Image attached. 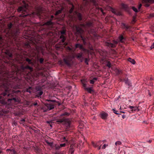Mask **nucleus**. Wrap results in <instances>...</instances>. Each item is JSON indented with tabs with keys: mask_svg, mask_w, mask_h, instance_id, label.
Instances as JSON below:
<instances>
[{
	"mask_svg": "<svg viewBox=\"0 0 154 154\" xmlns=\"http://www.w3.org/2000/svg\"><path fill=\"white\" fill-rule=\"evenodd\" d=\"M6 73V77L0 76V94L8 99L9 103H19L20 100L16 95L15 92L11 90V88H20L22 86V84L20 80L10 78L8 73Z\"/></svg>",
	"mask_w": 154,
	"mask_h": 154,
	"instance_id": "nucleus-1",
	"label": "nucleus"
},
{
	"mask_svg": "<svg viewBox=\"0 0 154 154\" xmlns=\"http://www.w3.org/2000/svg\"><path fill=\"white\" fill-rule=\"evenodd\" d=\"M75 57L80 60V62L83 61L84 58L82 52L77 53L75 54H72V55H67L63 59L65 63L68 66H70L72 63V60Z\"/></svg>",
	"mask_w": 154,
	"mask_h": 154,
	"instance_id": "nucleus-2",
	"label": "nucleus"
},
{
	"mask_svg": "<svg viewBox=\"0 0 154 154\" xmlns=\"http://www.w3.org/2000/svg\"><path fill=\"white\" fill-rule=\"evenodd\" d=\"M13 26V24L10 23L8 24L7 29V31L6 32V36L9 38H15L16 37L19 35L20 33V29L18 28H16L13 29H11Z\"/></svg>",
	"mask_w": 154,
	"mask_h": 154,
	"instance_id": "nucleus-3",
	"label": "nucleus"
},
{
	"mask_svg": "<svg viewBox=\"0 0 154 154\" xmlns=\"http://www.w3.org/2000/svg\"><path fill=\"white\" fill-rule=\"evenodd\" d=\"M59 37L58 40L60 45H63L64 47L66 46L68 44L67 42H65L67 39L66 31L65 29H63L59 31Z\"/></svg>",
	"mask_w": 154,
	"mask_h": 154,
	"instance_id": "nucleus-4",
	"label": "nucleus"
},
{
	"mask_svg": "<svg viewBox=\"0 0 154 154\" xmlns=\"http://www.w3.org/2000/svg\"><path fill=\"white\" fill-rule=\"evenodd\" d=\"M47 101L49 102V103H45L41 108V109L44 112L53 109L55 105V103H54L55 102L54 100H48Z\"/></svg>",
	"mask_w": 154,
	"mask_h": 154,
	"instance_id": "nucleus-5",
	"label": "nucleus"
},
{
	"mask_svg": "<svg viewBox=\"0 0 154 154\" xmlns=\"http://www.w3.org/2000/svg\"><path fill=\"white\" fill-rule=\"evenodd\" d=\"M17 11L21 13V14L20 15V17H24L30 15V14L28 13L29 10L26 6L19 7L17 9Z\"/></svg>",
	"mask_w": 154,
	"mask_h": 154,
	"instance_id": "nucleus-6",
	"label": "nucleus"
},
{
	"mask_svg": "<svg viewBox=\"0 0 154 154\" xmlns=\"http://www.w3.org/2000/svg\"><path fill=\"white\" fill-rule=\"evenodd\" d=\"M124 75L125 76L124 77H122V78L120 79V81L125 82V84L128 86V88H129L131 86V81L126 77L128 76L126 74H125Z\"/></svg>",
	"mask_w": 154,
	"mask_h": 154,
	"instance_id": "nucleus-7",
	"label": "nucleus"
},
{
	"mask_svg": "<svg viewBox=\"0 0 154 154\" xmlns=\"http://www.w3.org/2000/svg\"><path fill=\"white\" fill-rule=\"evenodd\" d=\"M53 19L51 18L49 21H47L45 25L47 26V29L49 30H52L53 28L54 23L52 22Z\"/></svg>",
	"mask_w": 154,
	"mask_h": 154,
	"instance_id": "nucleus-8",
	"label": "nucleus"
},
{
	"mask_svg": "<svg viewBox=\"0 0 154 154\" xmlns=\"http://www.w3.org/2000/svg\"><path fill=\"white\" fill-rule=\"evenodd\" d=\"M81 83L82 84L83 87L85 90L87 91L89 93H91L93 90L91 88H87L86 85V81L84 79H82L81 80Z\"/></svg>",
	"mask_w": 154,
	"mask_h": 154,
	"instance_id": "nucleus-9",
	"label": "nucleus"
},
{
	"mask_svg": "<svg viewBox=\"0 0 154 154\" xmlns=\"http://www.w3.org/2000/svg\"><path fill=\"white\" fill-rule=\"evenodd\" d=\"M27 69L29 70L30 72L32 71L33 70V68L32 67L28 65L26 66L22 65L20 67V70L22 72H26V70Z\"/></svg>",
	"mask_w": 154,
	"mask_h": 154,
	"instance_id": "nucleus-10",
	"label": "nucleus"
},
{
	"mask_svg": "<svg viewBox=\"0 0 154 154\" xmlns=\"http://www.w3.org/2000/svg\"><path fill=\"white\" fill-rule=\"evenodd\" d=\"M77 29V32H79L81 35V37L82 40L83 42V43L84 44H85L87 38L82 36V34L83 32V30L81 28H80L79 29Z\"/></svg>",
	"mask_w": 154,
	"mask_h": 154,
	"instance_id": "nucleus-11",
	"label": "nucleus"
},
{
	"mask_svg": "<svg viewBox=\"0 0 154 154\" xmlns=\"http://www.w3.org/2000/svg\"><path fill=\"white\" fill-rule=\"evenodd\" d=\"M43 12V8L42 7L39 6L37 8L36 10V14L39 17H41V14Z\"/></svg>",
	"mask_w": 154,
	"mask_h": 154,
	"instance_id": "nucleus-12",
	"label": "nucleus"
},
{
	"mask_svg": "<svg viewBox=\"0 0 154 154\" xmlns=\"http://www.w3.org/2000/svg\"><path fill=\"white\" fill-rule=\"evenodd\" d=\"M121 27L123 29H125L126 31H130L131 30V26L125 23H122Z\"/></svg>",
	"mask_w": 154,
	"mask_h": 154,
	"instance_id": "nucleus-13",
	"label": "nucleus"
},
{
	"mask_svg": "<svg viewBox=\"0 0 154 154\" xmlns=\"http://www.w3.org/2000/svg\"><path fill=\"white\" fill-rule=\"evenodd\" d=\"M113 43L109 42H107L106 43V45L109 47L114 48L116 46V45L118 43V42L116 41H113Z\"/></svg>",
	"mask_w": 154,
	"mask_h": 154,
	"instance_id": "nucleus-14",
	"label": "nucleus"
},
{
	"mask_svg": "<svg viewBox=\"0 0 154 154\" xmlns=\"http://www.w3.org/2000/svg\"><path fill=\"white\" fill-rule=\"evenodd\" d=\"M70 5H71V7L69 10V13L70 14H72L73 12L74 9V6L72 3L69 0H65Z\"/></svg>",
	"mask_w": 154,
	"mask_h": 154,
	"instance_id": "nucleus-15",
	"label": "nucleus"
},
{
	"mask_svg": "<svg viewBox=\"0 0 154 154\" xmlns=\"http://www.w3.org/2000/svg\"><path fill=\"white\" fill-rule=\"evenodd\" d=\"M86 24H82V26L83 27L87 26L89 28L92 27L93 26V22L91 21H88L86 22Z\"/></svg>",
	"mask_w": 154,
	"mask_h": 154,
	"instance_id": "nucleus-16",
	"label": "nucleus"
},
{
	"mask_svg": "<svg viewBox=\"0 0 154 154\" xmlns=\"http://www.w3.org/2000/svg\"><path fill=\"white\" fill-rule=\"evenodd\" d=\"M108 114L104 112H102L100 113V117L103 119L105 120L106 119Z\"/></svg>",
	"mask_w": 154,
	"mask_h": 154,
	"instance_id": "nucleus-17",
	"label": "nucleus"
},
{
	"mask_svg": "<svg viewBox=\"0 0 154 154\" xmlns=\"http://www.w3.org/2000/svg\"><path fill=\"white\" fill-rule=\"evenodd\" d=\"M125 32V31H124L122 33V34L120 35L118 38L119 41L122 43L124 42L126 39L123 36Z\"/></svg>",
	"mask_w": 154,
	"mask_h": 154,
	"instance_id": "nucleus-18",
	"label": "nucleus"
},
{
	"mask_svg": "<svg viewBox=\"0 0 154 154\" xmlns=\"http://www.w3.org/2000/svg\"><path fill=\"white\" fill-rule=\"evenodd\" d=\"M75 14L78 18L79 20L80 21H82V14L80 13H79L77 11H75Z\"/></svg>",
	"mask_w": 154,
	"mask_h": 154,
	"instance_id": "nucleus-19",
	"label": "nucleus"
},
{
	"mask_svg": "<svg viewBox=\"0 0 154 154\" xmlns=\"http://www.w3.org/2000/svg\"><path fill=\"white\" fill-rule=\"evenodd\" d=\"M75 48H79L80 49L83 51H85V49L83 47L82 45L78 43L76 44L75 45Z\"/></svg>",
	"mask_w": 154,
	"mask_h": 154,
	"instance_id": "nucleus-20",
	"label": "nucleus"
},
{
	"mask_svg": "<svg viewBox=\"0 0 154 154\" xmlns=\"http://www.w3.org/2000/svg\"><path fill=\"white\" fill-rule=\"evenodd\" d=\"M5 54L8 56L10 58H12L13 55L8 50L6 51L5 52Z\"/></svg>",
	"mask_w": 154,
	"mask_h": 154,
	"instance_id": "nucleus-21",
	"label": "nucleus"
},
{
	"mask_svg": "<svg viewBox=\"0 0 154 154\" xmlns=\"http://www.w3.org/2000/svg\"><path fill=\"white\" fill-rule=\"evenodd\" d=\"M43 93V92L42 91H36V96L37 97H39L41 95H42Z\"/></svg>",
	"mask_w": 154,
	"mask_h": 154,
	"instance_id": "nucleus-22",
	"label": "nucleus"
},
{
	"mask_svg": "<svg viewBox=\"0 0 154 154\" xmlns=\"http://www.w3.org/2000/svg\"><path fill=\"white\" fill-rule=\"evenodd\" d=\"M129 108L132 109L131 111L132 112H133L134 111H136L138 109V107L137 106H129Z\"/></svg>",
	"mask_w": 154,
	"mask_h": 154,
	"instance_id": "nucleus-23",
	"label": "nucleus"
},
{
	"mask_svg": "<svg viewBox=\"0 0 154 154\" xmlns=\"http://www.w3.org/2000/svg\"><path fill=\"white\" fill-rule=\"evenodd\" d=\"M116 72L117 75H119L120 74H122L123 75L122 77H124L125 76L124 75L125 73H123L122 72V71L121 70H120L118 69H117L116 70Z\"/></svg>",
	"mask_w": 154,
	"mask_h": 154,
	"instance_id": "nucleus-24",
	"label": "nucleus"
},
{
	"mask_svg": "<svg viewBox=\"0 0 154 154\" xmlns=\"http://www.w3.org/2000/svg\"><path fill=\"white\" fill-rule=\"evenodd\" d=\"M74 151V146L72 144L70 146V148L69 150V152L71 154H72L73 153Z\"/></svg>",
	"mask_w": 154,
	"mask_h": 154,
	"instance_id": "nucleus-25",
	"label": "nucleus"
},
{
	"mask_svg": "<svg viewBox=\"0 0 154 154\" xmlns=\"http://www.w3.org/2000/svg\"><path fill=\"white\" fill-rule=\"evenodd\" d=\"M4 40L2 37L0 36V48H2L4 45Z\"/></svg>",
	"mask_w": 154,
	"mask_h": 154,
	"instance_id": "nucleus-26",
	"label": "nucleus"
},
{
	"mask_svg": "<svg viewBox=\"0 0 154 154\" xmlns=\"http://www.w3.org/2000/svg\"><path fill=\"white\" fill-rule=\"evenodd\" d=\"M26 61L29 64L32 66L34 65L32 61V60L29 59L28 58H26Z\"/></svg>",
	"mask_w": 154,
	"mask_h": 154,
	"instance_id": "nucleus-27",
	"label": "nucleus"
},
{
	"mask_svg": "<svg viewBox=\"0 0 154 154\" xmlns=\"http://www.w3.org/2000/svg\"><path fill=\"white\" fill-rule=\"evenodd\" d=\"M66 49L68 51L70 52V53H72V52H73L74 51L73 50L72 48L69 46L66 47Z\"/></svg>",
	"mask_w": 154,
	"mask_h": 154,
	"instance_id": "nucleus-28",
	"label": "nucleus"
},
{
	"mask_svg": "<svg viewBox=\"0 0 154 154\" xmlns=\"http://www.w3.org/2000/svg\"><path fill=\"white\" fill-rule=\"evenodd\" d=\"M26 91L27 92L31 93L32 92V88L31 87H29L28 88L26 89Z\"/></svg>",
	"mask_w": 154,
	"mask_h": 154,
	"instance_id": "nucleus-29",
	"label": "nucleus"
},
{
	"mask_svg": "<svg viewBox=\"0 0 154 154\" xmlns=\"http://www.w3.org/2000/svg\"><path fill=\"white\" fill-rule=\"evenodd\" d=\"M91 2L95 6L97 7V2L96 0H90Z\"/></svg>",
	"mask_w": 154,
	"mask_h": 154,
	"instance_id": "nucleus-30",
	"label": "nucleus"
},
{
	"mask_svg": "<svg viewBox=\"0 0 154 154\" xmlns=\"http://www.w3.org/2000/svg\"><path fill=\"white\" fill-rule=\"evenodd\" d=\"M65 121V119L64 118H63L62 119H59L57 121V122L60 123H63Z\"/></svg>",
	"mask_w": 154,
	"mask_h": 154,
	"instance_id": "nucleus-31",
	"label": "nucleus"
},
{
	"mask_svg": "<svg viewBox=\"0 0 154 154\" xmlns=\"http://www.w3.org/2000/svg\"><path fill=\"white\" fill-rule=\"evenodd\" d=\"M128 60L133 64H134L135 63V61L134 59H132L130 58H128Z\"/></svg>",
	"mask_w": 154,
	"mask_h": 154,
	"instance_id": "nucleus-32",
	"label": "nucleus"
},
{
	"mask_svg": "<svg viewBox=\"0 0 154 154\" xmlns=\"http://www.w3.org/2000/svg\"><path fill=\"white\" fill-rule=\"evenodd\" d=\"M54 34V33L52 31H49L47 33V36H53Z\"/></svg>",
	"mask_w": 154,
	"mask_h": 154,
	"instance_id": "nucleus-33",
	"label": "nucleus"
},
{
	"mask_svg": "<svg viewBox=\"0 0 154 154\" xmlns=\"http://www.w3.org/2000/svg\"><path fill=\"white\" fill-rule=\"evenodd\" d=\"M97 79L96 78H94L92 80H91L90 81V83L91 84H94L95 82L97 80Z\"/></svg>",
	"mask_w": 154,
	"mask_h": 154,
	"instance_id": "nucleus-34",
	"label": "nucleus"
},
{
	"mask_svg": "<svg viewBox=\"0 0 154 154\" xmlns=\"http://www.w3.org/2000/svg\"><path fill=\"white\" fill-rule=\"evenodd\" d=\"M146 3H152L154 2V0H143Z\"/></svg>",
	"mask_w": 154,
	"mask_h": 154,
	"instance_id": "nucleus-35",
	"label": "nucleus"
},
{
	"mask_svg": "<svg viewBox=\"0 0 154 154\" xmlns=\"http://www.w3.org/2000/svg\"><path fill=\"white\" fill-rule=\"evenodd\" d=\"M38 60L39 61L41 64H43L44 60V59L43 58H41L39 59L38 58Z\"/></svg>",
	"mask_w": 154,
	"mask_h": 154,
	"instance_id": "nucleus-36",
	"label": "nucleus"
},
{
	"mask_svg": "<svg viewBox=\"0 0 154 154\" xmlns=\"http://www.w3.org/2000/svg\"><path fill=\"white\" fill-rule=\"evenodd\" d=\"M35 89L37 90V91H42V88L40 86H36L35 87Z\"/></svg>",
	"mask_w": 154,
	"mask_h": 154,
	"instance_id": "nucleus-37",
	"label": "nucleus"
},
{
	"mask_svg": "<svg viewBox=\"0 0 154 154\" xmlns=\"http://www.w3.org/2000/svg\"><path fill=\"white\" fill-rule=\"evenodd\" d=\"M35 151L37 153H39L40 151V149L38 147H36L34 148Z\"/></svg>",
	"mask_w": 154,
	"mask_h": 154,
	"instance_id": "nucleus-38",
	"label": "nucleus"
},
{
	"mask_svg": "<svg viewBox=\"0 0 154 154\" xmlns=\"http://www.w3.org/2000/svg\"><path fill=\"white\" fill-rule=\"evenodd\" d=\"M62 9H60V10H58V11H57L56 12L55 15L56 16L58 15L59 14H60V13H61L62 12Z\"/></svg>",
	"mask_w": 154,
	"mask_h": 154,
	"instance_id": "nucleus-39",
	"label": "nucleus"
},
{
	"mask_svg": "<svg viewBox=\"0 0 154 154\" xmlns=\"http://www.w3.org/2000/svg\"><path fill=\"white\" fill-rule=\"evenodd\" d=\"M92 144L93 146L95 148L98 146L100 145V144H97L96 143H95L94 142H92Z\"/></svg>",
	"mask_w": 154,
	"mask_h": 154,
	"instance_id": "nucleus-40",
	"label": "nucleus"
},
{
	"mask_svg": "<svg viewBox=\"0 0 154 154\" xmlns=\"http://www.w3.org/2000/svg\"><path fill=\"white\" fill-rule=\"evenodd\" d=\"M7 150H11V152L12 154H17L16 152L13 149L11 150L7 149Z\"/></svg>",
	"mask_w": 154,
	"mask_h": 154,
	"instance_id": "nucleus-41",
	"label": "nucleus"
},
{
	"mask_svg": "<svg viewBox=\"0 0 154 154\" xmlns=\"http://www.w3.org/2000/svg\"><path fill=\"white\" fill-rule=\"evenodd\" d=\"M112 110L113 112L116 114L120 115V113H119L115 109H112Z\"/></svg>",
	"mask_w": 154,
	"mask_h": 154,
	"instance_id": "nucleus-42",
	"label": "nucleus"
},
{
	"mask_svg": "<svg viewBox=\"0 0 154 154\" xmlns=\"http://www.w3.org/2000/svg\"><path fill=\"white\" fill-rule=\"evenodd\" d=\"M122 144V143L121 141H116L115 143V145L116 146H118V145H120Z\"/></svg>",
	"mask_w": 154,
	"mask_h": 154,
	"instance_id": "nucleus-43",
	"label": "nucleus"
},
{
	"mask_svg": "<svg viewBox=\"0 0 154 154\" xmlns=\"http://www.w3.org/2000/svg\"><path fill=\"white\" fill-rule=\"evenodd\" d=\"M38 101H35V102L33 103L32 104L31 106H36L38 105Z\"/></svg>",
	"mask_w": 154,
	"mask_h": 154,
	"instance_id": "nucleus-44",
	"label": "nucleus"
},
{
	"mask_svg": "<svg viewBox=\"0 0 154 154\" xmlns=\"http://www.w3.org/2000/svg\"><path fill=\"white\" fill-rule=\"evenodd\" d=\"M26 120L25 119H22L20 120V124H22L23 125H24L25 124V122Z\"/></svg>",
	"mask_w": 154,
	"mask_h": 154,
	"instance_id": "nucleus-45",
	"label": "nucleus"
},
{
	"mask_svg": "<svg viewBox=\"0 0 154 154\" xmlns=\"http://www.w3.org/2000/svg\"><path fill=\"white\" fill-rule=\"evenodd\" d=\"M89 60V59L88 58H85V62L87 65H88V62Z\"/></svg>",
	"mask_w": 154,
	"mask_h": 154,
	"instance_id": "nucleus-46",
	"label": "nucleus"
},
{
	"mask_svg": "<svg viewBox=\"0 0 154 154\" xmlns=\"http://www.w3.org/2000/svg\"><path fill=\"white\" fill-rule=\"evenodd\" d=\"M55 147L56 150H59L60 149V145H56L55 146Z\"/></svg>",
	"mask_w": 154,
	"mask_h": 154,
	"instance_id": "nucleus-47",
	"label": "nucleus"
},
{
	"mask_svg": "<svg viewBox=\"0 0 154 154\" xmlns=\"http://www.w3.org/2000/svg\"><path fill=\"white\" fill-rule=\"evenodd\" d=\"M132 9L134 11H135L136 12H138L137 9L134 7H132Z\"/></svg>",
	"mask_w": 154,
	"mask_h": 154,
	"instance_id": "nucleus-48",
	"label": "nucleus"
},
{
	"mask_svg": "<svg viewBox=\"0 0 154 154\" xmlns=\"http://www.w3.org/2000/svg\"><path fill=\"white\" fill-rule=\"evenodd\" d=\"M106 66L110 68L111 67V63L109 62H108L106 64Z\"/></svg>",
	"mask_w": 154,
	"mask_h": 154,
	"instance_id": "nucleus-49",
	"label": "nucleus"
},
{
	"mask_svg": "<svg viewBox=\"0 0 154 154\" xmlns=\"http://www.w3.org/2000/svg\"><path fill=\"white\" fill-rule=\"evenodd\" d=\"M122 7L125 9H126L127 8V5L124 4H122Z\"/></svg>",
	"mask_w": 154,
	"mask_h": 154,
	"instance_id": "nucleus-50",
	"label": "nucleus"
},
{
	"mask_svg": "<svg viewBox=\"0 0 154 154\" xmlns=\"http://www.w3.org/2000/svg\"><path fill=\"white\" fill-rule=\"evenodd\" d=\"M46 143L48 144L50 146H52L53 143V142H49L48 141L46 142Z\"/></svg>",
	"mask_w": 154,
	"mask_h": 154,
	"instance_id": "nucleus-51",
	"label": "nucleus"
},
{
	"mask_svg": "<svg viewBox=\"0 0 154 154\" xmlns=\"http://www.w3.org/2000/svg\"><path fill=\"white\" fill-rule=\"evenodd\" d=\"M66 144L65 143H62L60 144V148L62 147H64L66 146Z\"/></svg>",
	"mask_w": 154,
	"mask_h": 154,
	"instance_id": "nucleus-52",
	"label": "nucleus"
},
{
	"mask_svg": "<svg viewBox=\"0 0 154 154\" xmlns=\"http://www.w3.org/2000/svg\"><path fill=\"white\" fill-rule=\"evenodd\" d=\"M69 115L68 113L67 112H65L64 113L61 114V116H65V115Z\"/></svg>",
	"mask_w": 154,
	"mask_h": 154,
	"instance_id": "nucleus-53",
	"label": "nucleus"
},
{
	"mask_svg": "<svg viewBox=\"0 0 154 154\" xmlns=\"http://www.w3.org/2000/svg\"><path fill=\"white\" fill-rule=\"evenodd\" d=\"M136 21L134 17H133V20L132 21V23H134Z\"/></svg>",
	"mask_w": 154,
	"mask_h": 154,
	"instance_id": "nucleus-54",
	"label": "nucleus"
},
{
	"mask_svg": "<svg viewBox=\"0 0 154 154\" xmlns=\"http://www.w3.org/2000/svg\"><path fill=\"white\" fill-rule=\"evenodd\" d=\"M108 146L107 145H106V144H104L103 145V146H102V149H105L106 148V146Z\"/></svg>",
	"mask_w": 154,
	"mask_h": 154,
	"instance_id": "nucleus-55",
	"label": "nucleus"
},
{
	"mask_svg": "<svg viewBox=\"0 0 154 154\" xmlns=\"http://www.w3.org/2000/svg\"><path fill=\"white\" fill-rule=\"evenodd\" d=\"M150 48L151 49L154 48V42L153 43V44L151 46Z\"/></svg>",
	"mask_w": 154,
	"mask_h": 154,
	"instance_id": "nucleus-56",
	"label": "nucleus"
},
{
	"mask_svg": "<svg viewBox=\"0 0 154 154\" xmlns=\"http://www.w3.org/2000/svg\"><path fill=\"white\" fill-rule=\"evenodd\" d=\"M142 6V4H140V5H139V6L138 7V8L139 10H140V8H141Z\"/></svg>",
	"mask_w": 154,
	"mask_h": 154,
	"instance_id": "nucleus-57",
	"label": "nucleus"
},
{
	"mask_svg": "<svg viewBox=\"0 0 154 154\" xmlns=\"http://www.w3.org/2000/svg\"><path fill=\"white\" fill-rule=\"evenodd\" d=\"M100 11H101V12L103 14V15H104V14H105V13L103 12V9H102V8H100Z\"/></svg>",
	"mask_w": 154,
	"mask_h": 154,
	"instance_id": "nucleus-58",
	"label": "nucleus"
},
{
	"mask_svg": "<svg viewBox=\"0 0 154 154\" xmlns=\"http://www.w3.org/2000/svg\"><path fill=\"white\" fill-rule=\"evenodd\" d=\"M126 117V115H122V118L123 119H124Z\"/></svg>",
	"mask_w": 154,
	"mask_h": 154,
	"instance_id": "nucleus-59",
	"label": "nucleus"
},
{
	"mask_svg": "<svg viewBox=\"0 0 154 154\" xmlns=\"http://www.w3.org/2000/svg\"><path fill=\"white\" fill-rule=\"evenodd\" d=\"M150 16L152 17H154V13L151 14L150 15Z\"/></svg>",
	"mask_w": 154,
	"mask_h": 154,
	"instance_id": "nucleus-60",
	"label": "nucleus"
},
{
	"mask_svg": "<svg viewBox=\"0 0 154 154\" xmlns=\"http://www.w3.org/2000/svg\"><path fill=\"white\" fill-rule=\"evenodd\" d=\"M101 145L100 146H98V150H100L101 148Z\"/></svg>",
	"mask_w": 154,
	"mask_h": 154,
	"instance_id": "nucleus-61",
	"label": "nucleus"
},
{
	"mask_svg": "<svg viewBox=\"0 0 154 154\" xmlns=\"http://www.w3.org/2000/svg\"><path fill=\"white\" fill-rule=\"evenodd\" d=\"M101 142V141H98L96 143L97 144H99V143Z\"/></svg>",
	"mask_w": 154,
	"mask_h": 154,
	"instance_id": "nucleus-62",
	"label": "nucleus"
},
{
	"mask_svg": "<svg viewBox=\"0 0 154 154\" xmlns=\"http://www.w3.org/2000/svg\"><path fill=\"white\" fill-rule=\"evenodd\" d=\"M54 18V16L53 15H51V18L53 19V18Z\"/></svg>",
	"mask_w": 154,
	"mask_h": 154,
	"instance_id": "nucleus-63",
	"label": "nucleus"
},
{
	"mask_svg": "<svg viewBox=\"0 0 154 154\" xmlns=\"http://www.w3.org/2000/svg\"><path fill=\"white\" fill-rule=\"evenodd\" d=\"M120 113H125L124 112H123V111H120Z\"/></svg>",
	"mask_w": 154,
	"mask_h": 154,
	"instance_id": "nucleus-64",
	"label": "nucleus"
}]
</instances>
